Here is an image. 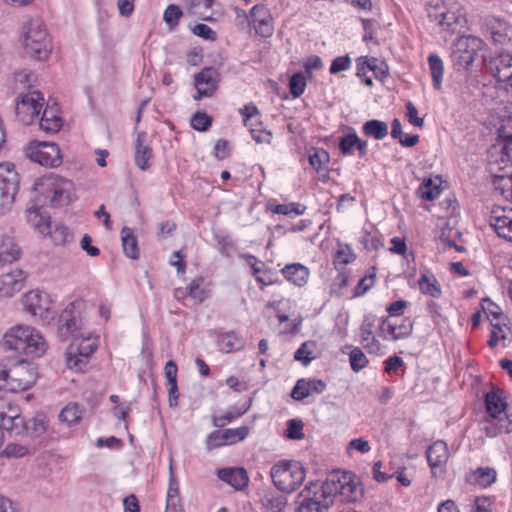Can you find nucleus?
I'll list each match as a JSON object with an SVG mask.
<instances>
[{
	"label": "nucleus",
	"instance_id": "obj_13",
	"mask_svg": "<svg viewBox=\"0 0 512 512\" xmlns=\"http://www.w3.org/2000/svg\"><path fill=\"white\" fill-rule=\"evenodd\" d=\"M79 343H72L66 352V363L70 369L83 370L87 365L90 356L95 352L97 348L96 339L90 335L81 337Z\"/></svg>",
	"mask_w": 512,
	"mask_h": 512
},
{
	"label": "nucleus",
	"instance_id": "obj_40",
	"mask_svg": "<svg viewBox=\"0 0 512 512\" xmlns=\"http://www.w3.org/2000/svg\"><path fill=\"white\" fill-rule=\"evenodd\" d=\"M48 235L51 236L53 242L56 245H64L72 239V234L70 233L69 229L62 224H55L53 229L50 225V232Z\"/></svg>",
	"mask_w": 512,
	"mask_h": 512
},
{
	"label": "nucleus",
	"instance_id": "obj_42",
	"mask_svg": "<svg viewBox=\"0 0 512 512\" xmlns=\"http://www.w3.org/2000/svg\"><path fill=\"white\" fill-rule=\"evenodd\" d=\"M182 15L183 12L179 6L175 4H170L167 6L163 13V20L169 26V28L173 30L178 26L179 20L182 17Z\"/></svg>",
	"mask_w": 512,
	"mask_h": 512
},
{
	"label": "nucleus",
	"instance_id": "obj_19",
	"mask_svg": "<svg viewBox=\"0 0 512 512\" xmlns=\"http://www.w3.org/2000/svg\"><path fill=\"white\" fill-rule=\"evenodd\" d=\"M489 69L494 78L504 82L512 76V55L500 53L489 61Z\"/></svg>",
	"mask_w": 512,
	"mask_h": 512
},
{
	"label": "nucleus",
	"instance_id": "obj_56",
	"mask_svg": "<svg viewBox=\"0 0 512 512\" xmlns=\"http://www.w3.org/2000/svg\"><path fill=\"white\" fill-rule=\"evenodd\" d=\"M350 249L349 246H346V249L337 250L334 256V266L338 271L344 272L346 266L350 263L351 260Z\"/></svg>",
	"mask_w": 512,
	"mask_h": 512
},
{
	"label": "nucleus",
	"instance_id": "obj_33",
	"mask_svg": "<svg viewBox=\"0 0 512 512\" xmlns=\"http://www.w3.org/2000/svg\"><path fill=\"white\" fill-rule=\"evenodd\" d=\"M244 345L243 339L234 332L222 334L218 338L219 349L231 353L241 349Z\"/></svg>",
	"mask_w": 512,
	"mask_h": 512
},
{
	"label": "nucleus",
	"instance_id": "obj_51",
	"mask_svg": "<svg viewBox=\"0 0 512 512\" xmlns=\"http://www.w3.org/2000/svg\"><path fill=\"white\" fill-rule=\"evenodd\" d=\"M304 424L299 419H291L287 422L286 436L290 439L301 440L304 438Z\"/></svg>",
	"mask_w": 512,
	"mask_h": 512
},
{
	"label": "nucleus",
	"instance_id": "obj_3",
	"mask_svg": "<svg viewBox=\"0 0 512 512\" xmlns=\"http://www.w3.org/2000/svg\"><path fill=\"white\" fill-rule=\"evenodd\" d=\"M2 345L5 350L31 358L43 356L48 348L43 335L36 328L25 324L10 327L2 337Z\"/></svg>",
	"mask_w": 512,
	"mask_h": 512
},
{
	"label": "nucleus",
	"instance_id": "obj_49",
	"mask_svg": "<svg viewBox=\"0 0 512 512\" xmlns=\"http://www.w3.org/2000/svg\"><path fill=\"white\" fill-rule=\"evenodd\" d=\"M375 277V268H372L368 274L360 279L357 286L354 288V296L365 294L374 285Z\"/></svg>",
	"mask_w": 512,
	"mask_h": 512
},
{
	"label": "nucleus",
	"instance_id": "obj_48",
	"mask_svg": "<svg viewBox=\"0 0 512 512\" xmlns=\"http://www.w3.org/2000/svg\"><path fill=\"white\" fill-rule=\"evenodd\" d=\"M306 87V79L302 73H295L289 81L290 93L297 98L304 93Z\"/></svg>",
	"mask_w": 512,
	"mask_h": 512
},
{
	"label": "nucleus",
	"instance_id": "obj_36",
	"mask_svg": "<svg viewBox=\"0 0 512 512\" xmlns=\"http://www.w3.org/2000/svg\"><path fill=\"white\" fill-rule=\"evenodd\" d=\"M418 285L422 293L433 298L441 296V288L433 275L422 274L418 280Z\"/></svg>",
	"mask_w": 512,
	"mask_h": 512
},
{
	"label": "nucleus",
	"instance_id": "obj_31",
	"mask_svg": "<svg viewBox=\"0 0 512 512\" xmlns=\"http://www.w3.org/2000/svg\"><path fill=\"white\" fill-rule=\"evenodd\" d=\"M497 134L498 138L504 142L503 154L512 159V117L502 120V124L497 129Z\"/></svg>",
	"mask_w": 512,
	"mask_h": 512
},
{
	"label": "nucleus",
	"instance_id": "obj_7",
	"mask_svg": "<svg viewBox=\"0 0 512 512\" xmlns=\"http://www.w3.org/2000/svg\"><path fill=\"white\" fill-rule=\"evenodd\" d=\"M19 175L11 162L0 164V214L8 211L19 188Z\"/></svg>",
	"mask_w": 512,
	"mask_h": 512
},
{
	"label": "nucleus",
	"instance_id": "obj_46",
	"mask_svg": "<svg viewBox=\"0 0 512 512\" xmlns=\"http://www.w3.org/2000/svg\"><path fill=\"white\" fill-rule=\"evenodd\" d=\"M446 9L447 7L442 0H431L427 7L429 19L439 24L442 15L446 12Z\"/></svg>",
	"mask_w": 512,
	"mask_h": 512
},
{
	"label": "nucleus",
	"instance_id": "obj_5",
	"mask_svg": "<svg viewBox=\"0 0 512 512\" xmlns=\"http://www.w3.org/2000/svg\"><path fill=\"white\" fill-rule=\"evenodd\" d=\"M22 41L26 53L37 60H46L51 53V40L41 19H30L23 26Z\"/></svg>",
	"mask_w": 512,
	"mask_h": 512
},
{
	"label": "nucleus",
	"instance_id": "obj_9",
	"mask_svg": "<svg viewBox=\"0 0 512 512\" xmlns=\"http://www.w3.org/2000/svg\"><path fill=\"white\" fill-rule=\"evenodd\" d=\"M22 303L26 312L44 323H49L55 317L53 303L45 292L32 290L23 296Z\"/></svg>",
	"mask_w": 512,
	"mask_h": 512
},
{
	"label": "nucleus",
	"instance_id": "obj_50",
	"mask_svg": "<svg viewBox=\"0 0 512 512\" xmlns=\"http://www.w3.org/2000/svg\"><path fill=\"white\" fill-rule=\"evenodd\" d=\"M420 197L426 201L434 200L440 193L437 186H432V180L426 179L418 189Z\"/></svg>",
	"mask_w": 512,
	"mask_h": 512
},
{
	"label": "nucleus",
	"instance_id": "obj_47",
	"mask_svg": "<svg viewBox=\"0 0 512 512\" xmlns=\"http://www.w3.org/2000/svg\"><path fill=\"white\" fill-rule=\"evenodd\" d=\"M29 453V448L17 443H8L0 455L6 458H22Z\"/></svg>",
	"mask_w": 512,
	"mask_h": 512
},
{
	"label": "nucleus",
	"instance_id": "obj_23",
	"mask_svg": "<svg viewBox=\"0 0 512 512\" xmlns=\"http://www.w3.org/2000/svg\"><path fill=\"white\" fill-rule=\"evenodd\" d=\"M220 73L214 67H205L194 77L195 88L211 91L213 95L218 89Z\"/></svg>",
	"mask_w": 512,
	"mask_h": 512
},
{
	"label": "nucleus",
	"instance_id": "obj_24",
	"mask_svg": "<svg viewBox=\"0 0 512 512\" xmlns=\"http://www.w3.org/2000/svg\"><path fill=\"white\" fill-rule=\"evenodd\" d=\"M21 255V248L13 237L6 235L0 238V267L19 260Z\"/></svg>",
	"mask_w": 512,
	"mask_h": 512
},
{
	"label": "nucleus",
	"instance_id": "obj_32",
	"mask_svg": "<svg viewBox=\"0 0 512 512\" xmlns=\"http://www.w3.org/2000/svg\"><path fill=\"white\" fill-rule=\"evenodd\" d=\"M122 247L125 255L131 259L139 257L137 238L131 228L124 227L121 230Z\"/></svg>",
	"mask_w": 512,
	"mask_h": 512
},
{
	"label": "nucleus",
	"instance_id": "obj_16",
	"mask_svg": "<svg viewBox=\"0 0 512 512\" xmlns=\"http://www.w3.org/2000/svg\"><path fill=\"white\" fill-rule=\"evenodd\" d=\"M413 323L408 319L398 320L387 317L380 324V336L385 340L397 341L411 335Z\"/></svg>",
	"mask_w": 512,
	"mask_h": 512
},
{
	"label": "nucleus",
	"instance_id": "obj_39",
	"mask_svg": "<svg viewBox=\"0 0 512 512\" xmlns=\"http://www.w3.org/2000/svg\"><path fill=\"white\" fill-rule=\"evenodd\" d=\"M309 164L316 170L321 171L326 169V165L329 162V154L321 148H312L309 152Z\"/></svg>",
	"mask_w": 512,
	"mask_h": 512
},
{
	"label": "nucleus",
	"instance_id": "obj_20",
	"mask_svg": "<svg viewBox=\"0 0 512 512\" xmlns=\"http://www.w3.org/2000/svg\"><path fill=\"white\" fill-rule=\"evenodd\" d=\"M220 480L232 486L236 490H242L248 486L249 477L244 468H222L217 471Z\"/></svg>",
	"mask_w": 512,
	"mask_h": 512
},
{
	"label": "nucleus",
	"instance_id": "obj_55",
	"mask_svg": "<svg viewBox=\"0 0 512 512\" xmlns=\"http://www.w3.org/2000/svg\"><path fill=\"white\" fill-rule=\"evenodd\" d=\"M63 125L62 119H52L41 117L39 121V127L42 131L48 134H54L60 131Z\"/></svg>",
	"mask_w": 512,
	"mask_h": 512
},
{
	"label": "nucleus",
	"instance_id": "obj_28",
	"mask_svg": "<svg viewBox=\"0 0 512 512\" xmlns=\"http://www.w3.org/2000/svg\"><path fill=\"white\" fill-rule=\"evenodd\" d=\"M281 272L289 282L299 287L305 285L309 277L308 268L300 263L288 264Z\"/></svg>",
	"mask_w": 512,
	"mask_h": 512
},
{
	"label": "nucleus",
	"instance_id": "obj_11",
	"mask_svg": "<svg viewBox=\"0 0 512 512\" xmlns=\"http://www.w3.org/2000/svg\"><path fill=\"white\" fill-rule=\"evenodd\" d=\"M76 302L69 303L61 312L58 319V336L62 341L74 338L76 341L83 337V322L76 311Z\"/></svg>",
	"mask_w": 512,
	"mask_h": 512
},
{
	"label": "nucleus",
	"instance_id": "obj_4",
	"mask_svg": "<svg viewBox=\"0 0 512 512\" xmlns=\"http://www.w3.org/2000/svg\"><path fill=\"white\" fill-rule=\"evenodd\" d=\"M37 380L33 364L20 360L14 363H0V389L21 392L30 389Z\"/></svg>",
	"mask_w": 512,
	"mask_h": 512
},
{
	"label": "nucleus",
	"instance_id": "obj_26",
	"mask_svg": "<svg viewBox=\"0 0 512 512\" xmlns=\"http://www.w3.org/2000/svg\"><path fill=\"white\" fill-rule=\"evenodd\" d=\"M486 411L490 418L496 420L507 406L503 390L490 391L485 395Z\"/></svg>",
	"mask_w": 512,
	"mask_h": 512
},
{
	"label": "nucleus",
	"instance_id": "obj_34",
	"mask_svg": "<svg viewBox=\"0 0 512 512\" xmlns=\"http://www.w3.org/2000/svg\"><path fill=\"white\" fill-rule=\"evenodd\" d=\"M429 69L432 77L433 87L436 90L441 88L444 64L441 58L437 54H430L428 57Z\"/></svg>",
	"mask_w": 512,
	"mask_h": 512
},
{
	"label": "nucleus",
	"instance_id": "obj_63",
	"mask_svg": "<svg viewBox=\"0 0 512 512\" xmlns=\"http://www.w3.org/2000/svg\"><path fill=\"white\" fill-rule=\"evenodd\" d=\"M222 445H226L224 438H222V433L219 430L213 431L210 433L206 439V449L211 451L215 448H218Z\"/></svg>",
	"mask_w": 512,
	"mask_h": 512
},
{
	"label": "nucleus",
	"instance_id": "obj_35",
	"mask_svg": "<svg viewBox=\"0 0 512 512\" xmlns=\"http://www.w3.org/2000/svg\"><path fill=\"white\" fill-rule=\"evenodd\" d=\"M363 132L368 137H373L376 140H381L388 135L387 123L380 120H369L363 126Z\"/></svg>",
	"mask_w": 512,
	"mask_h": 512
},
{
	"label": "nucleus",
	"instance_id": "obj_53",
	"mask_svg": "<svg viewBox=\"0 0 512 512\" xmlns=\"http://www.w3.org/2000/svg\"><path fill=\"white\" fill-rule=\"evenodd\" d=\"M305 207L296 203L276 205L273 212L282 215H301L304 213Z\"/></svg>",
	"mask_w": 512,
	"mask_h": 512
},
{
	"label": "nucleus",
	"instance_id": "obj_64",
	"mask_svg": "<svg viewBox=\"0 0 512 512\" xmlns=\"http://www.w3.org/2000/svg\"><path fill=\"white\" fill-rule=\"evenodd\" d=\"M192 32L196 36L201 37L206 40H214V38H215V32L206 24H202V23L196 24L192 28Z\"/></svg>",
	"mask_w": 512,
	"mask_h": 512
},
{
	"label": "nucleus",
	"instance_id": "obj_44",
	"mask_svg": "<svg viewBox=\"0 0 512 512\" xmlns=\"http://www.w3.org/2000/svg\"><path fill=\"white\" fill-rule=\"evenodd\" d=\"M180 503L179 485L173 471L172 462L169 466V487L166 496V503Z\"/></svg>",
	"mask_w": 512,
	"mask_h": 512
},
{
	"label": "nucleus",
	"instance_id": "obj_45",
	"mask_svg": "<svg viewBox=\"0 0 512 512\" xmlns=\"http://www.w3.org/2000/svg\"><path fill=\"white\" fill-rule=\"evenodd\" d=\"M257 35L263 38H270L274 33L273 17L270 14L267 18L259 19L256 24L253 25Z\"/></svg>",
	"mask_w": 512,
	"mask_h": 512
},
{
	"label": "nucleus",
	"instance_id": "obj_10",
	"mask_svg": "<svg viewBox=\"0 0 512 512\" xmlns=\"http://www.w3.org/2000/svg\"><path fill=\"white\" fill-rule=\"evenodd\" d=\"M44 105V97L40 91L31 90L22 93L16 102L15 114L24 125H30L38 117Z\"/></svg>",
	"mask_w": 512,
	"mask_h": 512
},
{
	"label": "nucleus",
	"instance_id": "obj_38",
	"mask_svg": "<svg viewBox=\"0 0 512 512\" xmlns=\"http://www.w3.org/2000/svg\"><path fill=\"white\" fill-rule=\"evenodd\" d=\"M264 512H285L287 499L283 495H267L262 500Z\"/></svg>",
	"mask_w": 512,
	"mask_h": 512
},
{
	"label": "nucleus",
	"instance_id": "obj_18",
	"mask_svg": "<svg viewBox=\"0 0 512 512\" xmlns=\"http://www.w3.org/2000/svg\"><path fill=\"white\" fill-rule=\"evenodd\" d=\"M44 205L34 202V204L26 209V219L28 224L42 235H48L50 232V216L42 213L41 209Z\"/></svg>",
	"mask_w": 512,
	"mask_h": 512
},
{
	"label": "nucleus",
	"instance_id": "obj_57",
	"mask_svg": "<svg viewBox=\"0 0 512 512\" xmlns=\"http://www.w3.org/2000/svg\"><path fill=\"white\" fill-rule=\"evenodd\" d=\"M187 289L188 295L197 303H202L207 297L205 290L200 286L199 279L192 280Z\"/></svg>",
	"mask_w": 512,
	"mask_h": 512
},
{
	"label": "nucleus",
	"instance_id": "obj_17",
	"mask_svg": "<svg viewBox=\"0 0 512 512\" xmlns=\"http://www.w3.org/2000/svg\"><path fill=\"white\" fill-rule=\"evenodd\" d=\"M26 275L21 269H14L0 275V297L10 298L19 293L25 283Z\"/></svg>",
	"mask_w": 512,
	"mask_h": 512
},
{
	"label": "nucleus",
	"instance_id": "obj_54",
	"mask_svg": "<svg viewBox=\"0 0 512 512\" xmlns=\"http://www.w3.org/2000/svg\"><path fill=\"white\" fill-rule=\"evenodd\" d=\"M211 123V118L204 112H196L191 119V126L197 131H206Z\"/></svg>",
	"mask_w": 512,
	"mask_h": 512
},
{
	"label": "nucleus",
	"instance_id": "obj_6",
	"mask_svg": "<svg viewBox=\"0 0 512 512\" xmlns=\"http://www.w3.org/2000/svg\"><path fill=\"white\" fill-rule=\"evenodd\" d=\"M273 484L281 491H295L305 479V470L297 461H280L270 470Z\"/></svg>",
	"mask_w": 512,
	"mask_h": 512
},
{
	"label": "nucleus",
	"instance_id": "obj_22",
	"mask_svg": "<svg viewBox=\"0 0 512 512\" xmlns=\"http://www.w3.org/2000/svg\"><path fill=\"white\" fill-rule=\"evenodd\" d=\"M466 22L464 12L460 7L456 6L451 9H446L438 25L442 27L443 30L455 33L460 28L464 27Z\"/></svg>",
	"mask_w": 512,
	"mask_h": 512
},
{
	"label": "nucleus",
	"instance_id": "obj_25",
	"mask_svg": "<svg viewBox=\"0 0 512 512\" xmlns=\"http://www.w3.org/2000/svg\"><path fill=\"white\" fill-rule=\"evenodd\" d=\"M427 460L432 470L443 467L449 459V450L444 441L438 440L426 451Z\"/></svg>",
	"mask_w": 512,
	"mask_h": 512
},
{
	"label": "nucleus",
	"instance_id": "obj_52",
	"mask_svg": "<svg viewBox=\"0 0 512 512\" xmlns=\"http://www.w3.org/2000/svg\"><path fill=\"white\" fill-rule=\"evenodd\" d=\"M491 325L493 327V330L491 331L490 338L488 340V345L491 348H494L498 345L500 339H506V335L504 332L505 324H502L500 321L494 323L493 320H491Z\"/></svg>",
	"mask_w": 512,
	"mask_h": 512
},
{
	"label": "nucleus",
	"instance_id": "obj_8",
	"mask_svg": "<svg viewBox=\"0 0 512 512\" xmlns=\"http://www.w3.org/2000/svg\"><path fill=\"white\" fill-rule=\"evenodd\" d=\"M484 41L474 35L461 36L455 42L452 59L458 69H468L475 61L477 53L483 49Z\"/></svg>",
	"mask_w": 512,
	"mask_h": 512
},
{
	"label": "nucleus",
	"instance_id": "obj_15",
	"mask_svg": "<svg viewBox=\"0 0 512 512\" xmlns=\"http://www.w3.org/2000/svg\"><path fill=\"white\" fill-rule=\"evenodd\" d=\"M488 222L500 238L512 242V208L493 207L489 213Z\"/></svg>",
	"mask_w": 512,
	"mask_h": 512
},
{
	"label": "nucleus",
	"instance_id": "obj_30",
	"mask_svg": "<svg viewBox=\"0 0 512 512\" xmlns=\"http://www.w3.org/2000/svg\"><path fill=\"white\" fill-rule=\"evenodd\" d=\"M377 59L367 58V57H359L357 58V76L364 82L366 85L371 86L372 85V78L371 76H368L367 74L372 72L375 76L376 68H377Z\"/></svg>",
	"mask_w": 512,
	"mask_h": 512
},
{
	"label": "nucleus",
	"instance_id": "obj_61",
	"mask_svg": "<svg viewBox=\"0 0 512 512\" xmlns=\"http://www.w3.org/2000/svg\"><path fill=\"white\" fill-rule=\"evenodd\" d=\"M377 317L373 314H367L364 316V320L360 326V336H373V328L375 327Z\"/></svg>",
	"mask_w": 512,
	"mask_h": 512
},
{
	"label": "nucleus",
	"instance_id": "obj_14",
	"mask_svg": "<svg viewBox=\"0 0 512 512\" xmlns=\"http://www.w3.org/2000/svg\"><path fill=\"white\" fill-rule=\"evenodd\" d=\"M481 31L496 45H507L512 41V25L501 17L490 15L482 18Z\"/></svg>",
	"mask_w": 512,
	"mask_h": 512
},
{
	"label": "nucleus",
	"instance_id": "obj_1",
	"mask_svg": "<svg viewBox=\"0 0 512 512\" xmlns=\"http://www.w3.org/2000/svg\"><path fill=\"white\" fill-rule=\"evenodd\" d=\"M335 501H352L351 472L333 470L323 483L310 482L297 497V512H327Z\"/></svg>",
	"mask_w": 512,
	"mask_h": 512
},
{
	"label": "nucleus",
	"instance_id": "obj_29",
	"mask_svg": "<svg viewBox=\"0 0 512 512\" xmlns=\"http://www.w3.org/2000/svg\"><path fill=\"white\" fill-rule=\"evenodd\" d=\"M145 137L144 132L138 133L135 143V163L143 171L149 168V160L152 158V149L144 144Z\"/></svg>",
	"mask_w": 512,
	"mask_h": 512
},
{
	"label": "nucleus",
	"instance_id": "obj_58",
	"mask_svg": "<svg viewBox=\"0 0 512 512\" xmlns=\"http://www.w3.org/2000/svg\"><path fill=\"white\" fill-rule=\"evenodd\" d=\"M337 277L334 279L331 285V293L335 296H341L343 289L347 287L349 282V275L345 272L338 271Z\"/></svg>",
	"mask_w": 512,
	"mask_h": 512
},
{
	"label": "nucleus",
	"instance_id": "obj_27",
	"mask_svg": "<svg viewBox=\"0 0 512 512\" xmlns=\"http://www.w3.org/2000/svg\"><path fill=\"white\" fill-rule=\"evenodd\" d=\"M496 471L491 467H479L466 475V481L472 485L486 488L496 481Z\"/></svg>",
	"mask_w": 512,
	"mask_h": 512
},
{
	"label": "nucleus",
	"instance_id": "obj_62",
	"mask_svg": "<svg viewBox=\"0 0 512 512\" xmlns=\"http://www.w3.org/2000/svg\"><path fill=\"white\" fill-rule=\"evenodd\" d=\"M418 110L415 107V105L409 101L406 103V116L408 118V121L416 126V127H423L424 125V119L417 116Z\"/></svg>",
	"mask_w": 512,
	"mask_h": 512
},
{
	"label": "nucleus",
	"instance_id": "obj_41",
	"mask_svg": "<svg viewBox=\"0 0 512 512\" xmlns=\"http://www.w3.org/2000/svg\"><path fill=\"white\" fill-rule=\"evenodd\" d=\"M315 344L313 342H304L295 352L294 359L303 365H308L314 358Z\"/></svg>",
	"mask_w": 512,
	"mask_h": 512
},
{
	"label": "nucleus",
	"instance_id": "obj_60",
	"mask_svg": "<svg viewBox=\"0 0 512 512\" xmlns=\"http://www.w3.org/2000/svg\"><path fill=\"white\" fill-rule=\"evenodd\" d=\"M351 65V59L349 55L339 56L332 61L330 66V73L337 74L341 71L348 70Z\"/></svg>",
	"mask_w": 512,
	"mask_h": 512
},
{
	"label": "nucleus",
	"instance_id": "obj_43",
	"mask_svg": "<svg viewBox=\"0 0 512 512\" xmlns=\"http://www.w3.org/2000/svg\"><path fill=\"white\" fill-rule=\"evenodd\" d=\"M221 433L226 444H233L237 441L244 440L248 436L249 429L246 426H241L234 429H225L221 431Z\"/></svg>",
	"mask_w": 512,
	"mask_h": 512
},
{
	"label": "nucleus",
	"instance_id": "obj_37",
	"mask_svg": "<svg viewBox=\"0 0 512 512\" xmlns=\"http://www.w3.org/2000/svg\"><path fill=\"white\" fill-rule=\"evenodd\" d=\"M83 414V409L80 407L78 403H70L67 406H65L60 414L59 419L61 422H65L68 425H72L74 423H77Z\"/></svg>",
	"mask_w": 512,
	"mask_h": 512
},
{
	"label": "nucleus",
	"instance_id": "obj_12",
	"mask_svg": "<svg viewBox=\"0 0 512 512\" xmlns=\"http://www.w3.org/2000/svg\"><path fill=\"white\" fill-rule=\"evenodd\" d=\"M26 155L41 166L58 167L62 163L60 148L53 142H32L26 148Z\"/></svg>",
	"mask_w": 512,
	"mask_h": 512
},
{
	"label": "nucleus",
	"instance_id": "obj_21",
	"mask_svg": "<svg viewBox=\"0 0 512 512\" xmlns=\"http://www.w3.org/2000/svg\"><path fill=\"white\" fill-rule=\"evenodd\" d=\"M325 388V382L320 379H299L292 389L291 397L294 400L301 401L313 393H322Z\"/></svg>",
	"mask_w": 512,
	"mask_h": 512
},
{
	"label": "nucleus",
	"instance_id": "obj_59",
	"mask_svg": "<svg viewBox=\"0 0 512 512\" xmlns=\"http://www.w3.org/2000/svg\"><path fill=\"white\" fill-rule=\"evenodd\" d=\"M246 412V410H239L237 412H226L219 416H214L212 419L213 425L216 427H223L227 423H230L233 419L240 417Z\"/></svg>",
	"mask_w": 512,
	"mask_h": 512
},
{
	"label": "nucleus",
	"instance_id": "obj_2",
	"mask_svg": "<svg viewBox=\"0 0 512 512\" xmlns=\"http://www.w3.org/2000/svg\"><path fill=\"white\" fill-rule=\"evenodd\" d=\"M31 192L33 202L53 208L67 206L77 198L74 183L54 173L36 178Z\"/></svg>",
	"mask_w": 512,
	"mask_h": 512
}]
</instances>
